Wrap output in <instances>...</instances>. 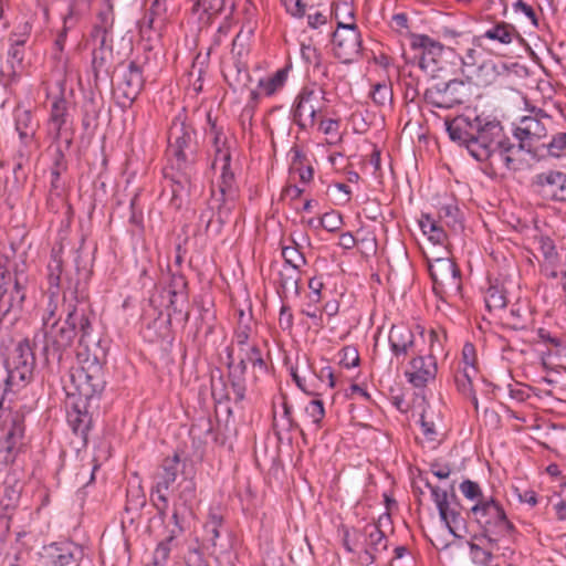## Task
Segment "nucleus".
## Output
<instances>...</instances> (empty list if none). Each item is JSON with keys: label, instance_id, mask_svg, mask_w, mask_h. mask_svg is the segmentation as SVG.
Segmentation results:
<instances>
[{"label": "nucleus", "instance_id": "6e6552de", "mask_svg": "<svg viewBox=\"0 0 566 566\" xmlns=\"http://www.w3.org/2000/svg\"><path fill=\"white\" fill-rule=\"evenodd\" d=\"M325 91L316 85H306L301 88L292 105L291 115L301 130L314 128L326 108Z\"/></svg>", "mask_w": 566, "mask_h": 566}, {"label": "nucleus", "instance_id": "c9c22d12", "mask_svg": "<svg viewBox=\"0 0 566 566\" xmlns=\"http://www.w3.org/2000/svg\"><path fill=\"white\" fill-rule=\"evenodd\" d=\"M177 546L178 537H176V531H169L168 535L157 544L154 551V566H166L170 554L177 548Z\"/></svg>", "mask_w": 566, "mask_h": 566}, {"label": "nucleus", "instance_id": "7ed1b4c3", "mask_svg": "<svg viewBox=\"0 0 566 566\" xmlns=\"http://www.w3.org/2000/svg\"><path fill=\"white\" fill-rule=\"evenodd\" d=\"M167 140L171 174L167 172L166 177H170L174 184L172 193L177 196L180 191L190 189L196 176L198 155L197 132L184 113H179L171 120Z\"/></svg>", "mask_w": 566, "mask_h": 566}, {"label": "nucleus", "instance_id": "0e129e2a", "mask_svg": "<svg viewBox=\"0 0 566 566\" xmlns=\"http://www.w3.org/2000/svg\"><path fill=\"white\" fill-rule=\"evenodd\" d=\"M547 148L548 155L559 157L566 149V133H557L548 144H543Z\"/></svg>", "mask_w": 566, "mask_h": 566}, {"label": "nucleus", "instance_id": "a18cd8bd", "mask_svg": "<svg viewBox=\"0 0 566 566\" xmlns=\"http://www.w3.org/2000/svg\"><path fill=\"white\" fill-rule=\"evenodd\" d=\"M537 336L549 350L556 355H560L566 350V335L556 334L546 328H538Z\"/></svg>", "mask_w": 566, "mask_h": 566}, {"label": "nucleus", "instance_id": "2eb2a0df", "mask_svg": "<svg viewBox=\"0 0 566 566\" xmlns=\"http://www.w3.org/2000/svg\"><path fill=\"white\" fill-rule=\"evenodd\" d=\"M428 270L433 282L436 294H443L447 290L460 291L461 272L450 256H438L428 261Z\"/></svg>", "mask_w": 566, "mask_h": 566}, {"label": "nucleus", "instance_id": "8fccbe9b", "mask_svg": "<svg viewBox=\"0 0 566 566\" xmlns=\"http://www.w3.org/2000/svg\"><path fill=\"white\" fill-rule=\"evenodd\" d=\"M292 245L282 247V256L284 259V266H294L297 269L302 264H306L304 254L300 251V244L291 238Z\"/></svg>", "mask_w": 566, "mask_h": 566}, {"label": "nucleus", "instance_id": "9d476101", "mask_svg": "<svg viewBox=\"0 0 566 566\" xmlns=\"http://www.w3.org/2000/svg\"><path fill=\"white\" fill-rule=\"evenodd\" d=\"M410 49L419 60L420 69L431 73L442 69L443 55L455 56L453 48L446 46L427 34H411Z\"/></svg>", "mask_w": 566, "mask_h": 566}, {"label": "nucleus", "instance_id": "e433bc0d", "mask_svg": "<svg viewBox=\"0 0 566 566\" xmlns=\"http://www.w3.org/2000/svg\"><path fill=\"white\" fill-rule=\"evenodd\" d=\"M366 535L365 548L379 556L388 548V539L378 525H366L364 528Z\"/></svg>", "mask_w": 566, "mask_h": 566}, {"label": "nucleus", "instance_id": "5701e85b", "mask_svg": "<svg viewBox=\"0 0 566 566\" xmlns=\"http://www.w3.org/2000/svg\"><path fill=\"white\" fill-rule=\"evenodd\" d=\"M203 530L207 541H209L214 548L219 547L220 552H226L231 547L230 541L228 544L220 542L222 534H226L228 537L231 535L224 526V517L220 509L212 507L209 510Z\"/></svg>", "mask_w": 566, "mask_h": 566}, {"label": "nucleus", "instance_id": "7c9ffc66", "mask_svg": "<svg viewBox=\"0 0 566 566\" xmlns=\"http://www.w3.org/2000/svg\"><path fill=\"white\" fill-rule=\"evenodd\" d=\"M480 39H488L501 44H511L514 40L521 39V35L513 24L501 21L494 23L484 33H482Z\"/></svg>", "mask_w": 566, "mask_h": 566}, {"label": "nucleus", "instance_id": "4468645a", "mask_svg": "<svg viewBox=\"0 0 566 566\" xmlns=\"http://www.w3.org/2000/svg\"><path fill=\"white\" fill-rule=\"evenodd\" d=\"M221 165V176L218 185L219 196L212 191V202L217 207V217L220 224L227 222L230 213L235 208V202L239 197V189L235 184V177L231 170V161Z\"/></svg>", "mask_w": 566, "mask_h": 566}, {"label": "nucleus", "instance_id": "f8f14e48", "mask_svg": "<svg viewBox=\"0 0 566 566\" xmlns=\"http://www.w3.org/2000/svg\"><path fill=\"white\" fill-rule=\"evenodd\" d=\"M470 85L463 80H451L447 83H438L426 90L423 98L426 103L437 108H452L465 103L470 97Z\"/></svg>", "mask_w": 566, "mask_h": 566}, {"label": "nucleus", "instance_id": "5fc2aeb1", "mask_svg": "<svg viewBox=\"0 0 566 566\" xmlns=\"http://www.w3.org/2000/svg\"><path fill=\"white\" fill-rule=\"evenodd\" d=\"M305 413L308 418H311L315 428L319 429L325 417L324 402L319 399L311 400L305 407Z\"/></svg>", "mask_w": 566, "mask_h": 566}, {"label": "nucleus", "instance_id": "cd10ccee", "mask_svg": "<svg viewBox=\"0 0 566 566\" xmlns=\"http://www.w3.org/2000/svg\"><path fill=\"white\" fill-rule=\"evenodd\" d=\"M179 464L180 459L178 454H175L172 458H166L163 461L161 470L156 475V482L154 484L156 493L168 491L176 482L179 472Z\"/></svg>", "mask_w": 566, "mask_h": 566}, {"label": "nucleus", "instance_id": "69168bd1", "mask_svg": "<svg viewBox=\"0 0 566 566\" xmlns=\"http://www.w3.org/2000/svg\"><path fill=\"white\" fill-rule=\"evenodd\" d=\"M196 483L192 479H184L179 483V500L184 504L191 503L196 497Z\"/></svg>", "mask_w": 566, "mask_h": 566}, {"label": "nucleus", "instance_id": "393cba45", "mask_svg": "<svg viewBox=\"0 0 566 566\" xmlns=\"http://www.w3.org/2000/svg\"><path fill=\"white\" fill-rule=\"evenodd\" d=\"M245 371L238 370L235 368L229 369V382L230 389L233 394L231 398L230 392L226 391L224 388L220 392L217 391L216 386L212 384V396L214 399H233L234 403H241L245 399L247 385H245Z\"/></svg>", "mask_w": 566, "mask_h": 566}, {"label": "nucleus", "instance_id": "13d9d810", "mask_svg": "<svg viewBox=\"0 0 566 566\" xmlns=\"http://www.w3.org/2000/svg\"><path fill=\"white\" fill-rule=\"evenodd\" d=\"M28 556L29 552L25 548L17 546L12 548V552H8L2 557L1 563L8 566H25Z\"/></svg>", "mask_w": 566, "mask_h": 566}, {"label": "nucleus", "instance_id": "e2e57ef3", "mask_svg": "<svg viewBox=\"0 0 566 566\" xmlns=\"http://www.w3.org/2000/svg\"><path fill=\"white\" fill-rule=\"evenodd\" d=\"M91 36L95 43L94 49L113 50V31L92 30Z\"/></svg>", "mask_w": 566, "mask_h": 566}, {"label": "nucleus", "instance_id": "f704fd0d", "mask_svg": "<svg viewBox=\"0 0 566 566\" xmlns=\"http://www.w3.org/2000/svg\"><path fill=\"white\" fill-rule=\"evenodd\" d=\"M238 350L239 363L234 365L233 347L229 346L227 348L228 368H235L247 373L248 364H251L252 359L261 352V348L258 344H247L244 346H238Z\"/></svg>", "mask_w": 566, "mask_h": 566}, {"label": "nucleus", "instance_id": "bf43d9fd", "mask_svg": "<svg viewBox=\"0 0 566 566\" xmlns=\"http://www.w3.org/2000/svg\"><path fill=\"white\" fill-rule=\"evenodd\" d=\"M537 244L544 261H558V252L556 245L549 237L541 235L537 239Z\"/></svg>", "mask_w": 566, "mask_h": 566}, {"label": "nucleus", "instance_id": "2f4dec72", "mask_svg": "<svg viewBox=\"0 0 566 566\" xmlns=\"http://www.w3.org/2000/svg\"><path fill=\"white\" fill-rule=\"evenodd\" d=\"M113 63V50L94 49L92 53V70L94 73L95 85L99 81L111 77V66Z\"/></svg>", "mask_w": 566, "mask_h": 566}, {"label": "nucleus", "instance_id": "a211bd4d", "mask_svg": "<svg viewBox=\"0 0 566 566\" xmlns=\"http://www.w3.org/2000/svg\"><path fill=\"white\" fill-rule=\"evenodd\" d=\"M84 549L72 541L54 542L44 546V558L51 566H80Z\"/></svg>", "mask_w": 566, "mask_h": 566}, {"label": "nucleus", "instance_id": "3c124183", "mask_svg": "<svg viewBox=\"0 0 566 566\" xmlns=\"http://www.w3.org/2000/svg\"><path fill=\"white\" fill-rule=\"evenodd\" d=\"M252 326H251V317L244 318L243 311H240V317L238 322V326L233 333V344L238 346H244L249 344V339L251 337Z\"/></svg>", "mask_w": 566, "mask_h": 566}, {"label": "nucleus", "instance_id": "bb28decb", "mask_svg": "<svg viewBox=\"0 0 566 566\" xmlns=\"http://www.w3.org/2000/svg\"><path fill=\"white\" fill-rule=\"evenodd\" d=\"M208 122L210 124L209 134L212 136V145L214 148V160L212 166L218 164H226L231 161V153L228 146V138L224 135L223 128L218 126L214 120L208 115Z\"/></svg>", "mask_w": 566, "mask_h": 566}, {"label": "nucleus", "instance_id": "c756f323", "mask_svg": "<svg viewBox=\"0 0 566 566\" xmlns=\"http://www.w3.org/2000/svg\"><path fill=\"white\" fill-rule=\"evenodd\" d=\"M21 490L17 488V485H9L7 482L4 484L3 495L0 500V521L3 523V526L7 532L10 530V521L12 517V513L18 506L20 500Z\"/></svg>", "mask_w": 566, "mask_h": 566}, {"label": "nucleus", "instance_id": "6ab92c4d", "mask_svg": "<svg viewBox=\"0 0 566 566\" xmlns=\"http://www.w3.org/2000/svg\"><path fill=\"white\" fill-rule=\"evenodd\" d=\"M438 371L437 359L432 354L422 355L421 350L413 354L409 368L405 371L407 380L416 388H423L436 379Z\"/></svg>", "mask_w": 566, "mask_h": 566}, {"label": "nucleus", "instance_id": "473e14b6", "mask_svg": "<svg viewBox=\"0 0 566 566\" xmlns=\"http://www.w3.org/2000/svg\"><path fill=\"white\" fill-rule=\"evenodd\" d=\"M279 294L280 296L286 297L287 293L293 291L295 295L301 293V275L300 269L294 266H283L279 272Z\"/></svg>", "mask_w": 566, "mask_h": 566}, {"label": "nucleus", "instance_id": "72a5a7b5", "mask_svg": "<svg viewBox=\"0 0 566 566\" xmlns=\"http://www.w3.org/2000/svg\"><path fill=\"white\" fill-rule=\"evenodd\" d=\"M290 153L292 155L290 172L297 174L302 182H310L313 179L314 169L311 166L308 158L297 146L292 147Z\"/></svg>", "mask_w": 566, "mask_h": 566}, {"label": "nucleus", "instance_id": "4be33fe9", "mask_svg": "<svg viewBox=\"0 0 566 566\" xmlns=\"http://www.w3.org/2000/svg\"><path fill=\"white\" fill-rule=\"evenodd\" d=\"M388 342L392 355L405 360L410 354H417L416 337L413 332L403 324L392 325L389 332Z\"/></svg>", "mask_w": 566, "mask_h": 566}, {"label": "nucleus", "instance_id": "603ef678", "mask_svg": "<svg viewBox=\"0 0 566 566\" xmlns=\"http://www.w3.org/2000/svg\"><path fill=\"white\" fill-rule=\"evenodd\" d=\"M167 13V1L166 0H154L150 8L144 17L145 23L153 29L157 21L163 22Z\"/></svg>", "mask_w": 566, "mask_h": 566}, {"label": "nucleus", "instance_id": "a19ab883", "mask_svg": "<svg viewBox=\"0 0 566 566\" xmlns=\"http://www.w3.org/2000/svg\"><path fill=\"white\" fill-rule=\"evenodd\" d=\"M38 124L33 120L32 113L28 109H18L15 112V129L20 139L27 142L31 139L36 132Z\"/></svg>", "mask_w": 566, "mask_h": 566}, {"label": "nucleus", "instance_id": "ea45409f", "mask_svg": "<svg viewBox=\"0 0 566 566\" xmlns=\"http://www.w3.org/2000/svg\"><path fill=\"white\" fill-rule=\"evenodd\" d=\"M57 290L48 291V304L42 316V324H52V322H63V300L60 303Z\"/></svg>", "mask_w": 566, "mask_h": 566}, {"label": "nucleus", "instance_id": "37998d69", "mask_svg": "<svg viewBox=\"0 0 566 566\" xmlns=\"http://www.w3.org/2000/svg\"><path fill=\"white\" fill-rule=\"evenodd\" d=\"M488 545H481L474 542L469 543L470 555L472 562L478 566H497L495 563V556L493 555V551L491 545L486 542Z\"/></svg>", "mask_w": 566, "mask_h": 566}, {"label": "nucleus", "instance_id": "338daca9", "mask_svg": "<svg viewBox=\"0 0 566 566\" xmlns=\"http://www.w3.org/2000/svg\"><path fill=\"white\" fill-rule=\"evenodd\" d=\"M342 217L335 211L326 212L322 216L318 221V226L327 230L328 232H335L342 227Z\"/></svg>", "mask_w": 566, "mask_h": 566}, {"label": "nucleus", "instance_id": "6e6d98bb", "mask_svg": "<svg viewBox=\"0 0 566 566\" xmlns=\"http://www.w3.org/2000/svg\"><path fill=\"white\" fill-rule=\"evenodd\" d=\"M459 489L468 500L474 501L475 503H480L482 500L489 499V496H484L482 493L479 483L469 479L462 481Z\"/></svg>", "mask_w": 566, "mask_h": 566}, {"label": "nucleus", "instance_id": "de8ad7c7", "mask_svg": "<svg viewBox=\"0 0 566 566\" xmlns=\"http://www.w3.org/2000/svg\"><path fill=\"white\" fill-rule=\"evenodd\" d=\"M455 56L461 64V72L464 76L484 60L482 52L475 48H467L462 54L455 52Z\"/></svg>", "mask_w": 566, "mask_h": 566}, {"label": "nucleus", "instance_id": "20e7f679", "mask_svg": "<svg viewBox=\"0 0 566 566\" xmlns=\"http://www.w3.org/2000/svg\"><path fill=\"white\" fill-rule=\"evenodd\" d=\"M82 356H85L82 365L71 371L70 384L65 386L66 396L97 402L106 385L103 368L106 353L101 347V340L85 353H77L78 358Z\"/></svg>", "mask_w": 566, "mask_h": 566}, {"label": "nucleus", "instance_id": "f3484780", "mask_svg": "<svg viewBox=\"0 0 566 566\" xmlns=\"http://www.w3.org/2000/svg\"><path fill=\"white\" fill-rule=\"evenodd\" d=\"M24 415L15 411L11 416V426L3 439H0V462L9 464L14 462L23 446Z\"/></svg>", "mask_w": 566, "mask_h": 566}, {"label": "nucleus", "instance_id": "0eeeda50", "mask_svg": "<svg viewBox=\"0 0 566 566\" xmlns=\"http://www.w3.org/2000/svg\"><path fill=\"white\" fill-rule=\"evenodd\" d=\"M33 339L23 338L17 343L6 359L7 378L4 389L0 399V409L11 410L9 403L6 406V399L9 392H15L25 387L33 379L35 368V355Z\"/></svg>", "mask_w": 566, "mask_h": 566}, {"label": "nucleus", "instance_id": "b1692460", "mask_svg": "<svg viewBox=\"0 0 566 566\" xmlns=\"http://www.w3.org/2000/svg\"><path fill=\"white\" fill-rule=\"evenodd\" d=\"M506 71L504 63H497L492 59L481 61L476 67L465 76L469 82L476 86H489L493 84L496 78Z\"/></svg>", "mask_w": 566, "mask_h": 566}, {"label": "nucleus", "instance_id": "dca6fc26", "mask_svg": "<svg viewBox=\"0 0 566 566\" xmlns=\"http://www.w3.org/2000/svg\"><path fill=\"white\" fill-rule=\"evenodd\" d=\"M145 84L143 65L136 60L129 61L116 84L118 103L126 107L137 98Z\"/></svg>", "mask_w": 566, "mask_h": 566}, {"label": "nucleus", "instance_id": "49530a36", "mask_svg": "<svg viewBox=\"0 0 566 566\" xmlns=\"http://www.w3.org/2000/svg\"><path fill=\"white\" fill-rule=\"evenodd\" d=\"M478 376V369L460 368L455 371L454 382L458 391L464 397L472 395L473 379Z\"/></svg>", "mask_w": 566, "mask_h": 566}, {"label": "nucleus", "instance_id": "4c0bfd02", "mask_svg": "<svg viewBox=\"0 0 566 566\" xmlns=\"http://www.w3.org/2000/svg\"><path fill=\"white\" fill-rule=\"evenodd\" d=\"M48 291L61 289V276L63 273V260L61 251L52 250L50 261L46 265Z\"/></svg>", "mask_w": 566, "mask_h": 566}, {"label": "nucleus", "instance_id": "ddd939ff", "mask_svg": "<svg viewBox=\"0 0 566 566\" xmlns=\"http://www.w3.org/2000/svg\"><path fill=\"white\" fill-rule=\"evenodd\" d=\"M0 322L12 315L17 319L22 312L25 300V289L17 275L0 271Z\"/></svg>", "mask_w": 566, "mask_h": 566}, {"label": "nucleus", "instance_id": "f257e3e1", "mask_svg": "<svg viewBox=\"0 0 566 566\" xmlns=\"http://www.w3.org/2000/svg\"><path fill=\"white\" fill-rule=\"evenodd\" d=\"M80 256L75 259L76 272L80 276L76 281L66 279L63 290V322L42 324V327L33 336V346L40 349V354L48 367H60L70 350L76 336L82 353L91 349L101 340L94 334L93 323L95 313L92 310L88 292L82 286L81 280H88L90 271L80 269Z\"/></svg>", "mask_w": 566, "mask_h": 566}, {"label": "nucleus", "instance_id": "c03bdc74", "mask_svg": "<svg viewBox=\"0 0 566 566\" xmlns=\"http://www.w3.org/2000/svg\"><path fill=\"white\" fill-rule=\"evenodd\" d=\"M419 226L424 234L428 235L429 240L434 244H443L447 240V233L439 226V222L431 218L429 214H422L419 221Z\"/></svg>", "mask_w": 566, "mask_h": 566}, {"label": "nucleus", "instance_id": "39448f33", "mask_svg": "<svg viewBox=\"0 0 566 566\" xmlns=\"http://www.w3.org/2000/svg\"><path fill=\"white\" fill-rule=\"evenodd\" d=\"M470 513L483 531L480 536H475V539L488 542L496 552L510 549V544L514 539L515 526L509 521L497 500L489 496L480 503H474Z\"/></svg>", "mask_w": 566, "mask_h": 566}, {"label": "nucleus", "instance_id": "09e8293b", "mask_svg": "<svg viewBox=\"0 0 566 566\" xmlns=\"http://www.w3.org/2000/svg\"><path fill=\"white\" fill-rule=\"evenodd\" d=\"M484 302L486 308L492 312L504 308L507 304V297L503 289L491 285L485 292Z\"/></svg>", "mask_w": 566, "mask_h": 566}, {"label": "nucleus", "instance_id": "412c9836", "mask_svg": "<svg viewBox=\"0 0 566 566\" xmlns=\"http://www.w3.org/2000/svg\"><path fill=\"white\" fill-rule=\"evenodd\" d=\"M92 403L83 398L67 396V423L73 432L83 440H86L92 426V413L90 411Z\"/></svg>", "mask_w": 566, "mask_h": 566}, {"label": "nucleus", "instance_id": "680f3d73", "mask_svg": "<svg viewBox=\"0 0 566 566\" xmlns=\"http://www.w3.org/2000/svg\"><path fill=\"white\" fill-rule=\"evenodd\" d=\"M339 364L347 369L358 366L359 354L357 348L349 345L343 347L339 352Z\"/></svg>", "mask_w": 566, "mask_h": 566}, {"label": "nucleus", "instance_id": "4d7b16f0", "mask_svg": "<svg viewBox=\"0 0 566 566\" xmlns=\"http://www.w3.org/2000/svg\"><path fill=\"white\" fill-rule=\"evenodd\" d=\"M201 8L209 15H217L222 12H232L233 2L232 0H207L202 3Z\"/></svg>", "mask_w": 566, "mask_h": 566}, {"label": "nucleus", "instance_id": "c85d7f7f", "mask_svg": "<svg viewBox=\"0 0 566 566\" xmlns=\"http://www.w3.org/2000/svg\"><path fill=\"white\" fill-rule=\"evenodd\" d=\"M67 117V101L63 96H56L51 104L49 117V126L50 129L53 130V137L55 140L61 138Z\"/></svg>", "mask_w": 566, "mask_h": 566}, {"label": "nucleus", "instance_id": "052dcab7", "mask_svg": "<svg viewBox=\"0 0 566 566\" xmlns=\"http://www.w3.org/2000/svg\"><path fill=\"white\" fill-rule=\"evenodd\" d=\"M114 20V7H104L97 13V22L94 24L93 30L113 31Z\"/></svg>", "mask_w": 566, "mask_h": 566}, {"label": "nucleus", "instance_id": "79ce46f5", "mask_svg": "<svg viewBox=\"0 0 566 566\" xmlns=\"http://www.w3.org/2000/svg\"><path fill=\"white\" fill-rule=\"evenodd\" d=\"M28 34H17L12 33L9 38L10 41V48L8 50V56L9 62L11 63L12 72L11 76H17L15 70H14V63L21 64L24 59V44L27 42Z\"/></svg>", "mask_w": 566, "mask_h": 566}, {"label": "nucleus", "instance_id": "9b49d317", "mask_svg": "<svg viewBox=\"0 0 566 566\" xmlns=\"http://www.w3.org/2000/svg\"><path fill=\"white\" fill-rule=\"evenodd\" d=\"M551 120V116L543 109H533L531 115L523 116L513 130L514 137L520 142V149L536 151L537 143L547 136V124Z\"/></svg>", "mask_w": 566, "mask_h": 566}, {"label": "nucleus", "instance_id": "a878e982", "mask_svg": "<svg viewBox=\"0 0 566 566\" xmlns=\"http://www.w3.org/2000/svg\"><path fill=\"white\" fill-rule=\"evenodd\" d=\"M223 76L233 92L248 88L252 82L247 64L239 60L233 61V64L223 71Z\"/></svg>", "mask_w": 566, "mask_h": 566}, {"label": "nucleus", "instance_id": "aec40b11", "mask_svg": "<svg viewBox=\"0 0 566 566\" xmlns=\"http://www.w3.org/2000/svg\"><path fill=\"white\" fill-rule=\"evenodd\" d=\"M537 193L553 201H566V174L547 170L537 174L533 180Z\"/></svg>", "mask_w": 566, "mask_h": 566}, {"label": "nucleus", "instance_id": "423d86ee", "mask_svg": "<svg viewBox=\"0 0 566 566\" xmlns=\"http://www.w3.org/2000/svg\"><path fill=\"white\" fill-rule=\"evenodd\" d=\"M332 13L337 27L332 33L333 54L344 64H350L360 55L361 33L355 22V12L350 3H333Z\"/></svg>", "mask_w": 566, "mask_h": 566}, {"label": "nucleus", "instance_id": "1a4fd4ad", "mask_svg": "<svg viewBox=\"0 0 566 566\" xmlns=\"http://www.w3.org/2000/svg\"><path fill=\"white\" fill-rule=\"evenodd\" d=\"M426 486L429 488L431 492L441 521L454 537H460L458 531L465 528V520L462 516V505L454 493L453 485H451L450 494L448 491L441 490L439 486L432 485L429 482L426 483Z\"/></svg>", "mask_w": 566, "mask_h": 566}, {"label": "nucleus", "instance_id": "864d4df0", "mask_svg": "<svg viewBox=\"0 0 566 566\" xmlns=\"http://www.w3.org/2000/svg\"><path fill=\"white\" fill-rule=\"evenodd\" d=\"M373 102L377 106H386L392 103V88L391 85L386 83H377L373 86V91L370 93Z\"/></svg>", "mask_w": 566, "mask_h": 566}, {"label": "nucleus", "instance_id": "58836bf2", "mask_svg": "<svg viewBox=\"0 0 566 566\" xmlns=\"http://www.w3.org/2000/svg\"><path fill=\"white\" fill-rule=\"evenodd\" d=\"M287 67L279 69L271 76L260 78L258 82V88H260L265 96H272L277 91L283 88L287 81Z\"/></svg>", "mask_w": 566, "mask_h": 566}, {"label": "nucleus", "instance_id": "774afa93", "mask_svg": "<svg viewBox=\"0 0 566 566\" xmlns=\"http://www.w3.org/2000/svg\"><path fill=\"white\" fill-rule=\"evenodd\" d=\"M186 566H209L203 553L198 548L189 549L185 556Z\"/></svg>", "mask_w": 566, "mask_h": 566}, {"label": "nucleus", "instance_id": "f03ea898", "mask_svg": "<svg viewBox=\"0 0 566 566\" xmlns=\"http://www.w3.org/2000/svg\"><path fill=\"white\" fill-rule=\"evenodd\" d=\"M450 139L464 146L478 161L497 158L507 170L515 169L511 153L515 145L504 135L501 122L492 115L469 111L452 119H446Z\"/></svg>", "mask_w": 566, "mask_h": 566}]
</instances>
